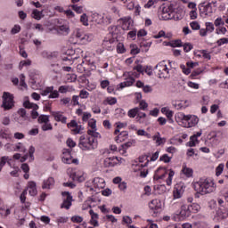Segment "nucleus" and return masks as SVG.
<instances>
[{"label":"nucleus","instance_id":"nucleus-1","mask_svg":"<svg viewBox=\"0 0 228 228\" xmlns=\"http://www.w3.org/2000/svg\"><path fill=\"white\" fill-rule=\"evenodd\" d=\"M99 133L94 130H87V135H81L79 138L78 147L82 151H95L99 145L97 142Z\"/></svg>","mask_w":228,"mask_h":228},{"label":"nucleus","instance_id":"nucleus-2","mask_svg":"<svg viewBox=\"0 0 228 228\" xmlns=\"http://www.w3.org/2000/svg\"><path fill=\"white\" fill-rule=\"evenodd\" d=\"M193 188L199 195H209L216 190V184L211 178H200L193 183Z\"/></svg>","mask_w":228,"mask_h":228},{"label":"nucleus","instance_id":"nucleus-3","mask_svg":"<svg viewBox=\"0 0 228 228\" xmlns=\"http://www.w3.org/2000/svg\"><path fill=\"white\" fill-rule=\"evenodd\" d=\"M162 17L164 20H182L184 17V11L182 8H178L177 5L171 4L168 7H164L162 9Z\"/></svg>","mask_w":228,"mask_h":228},{"label":"nucleus","instance_id":"nucleus-4","mask_svg":"<svg viewBox=\"0 0 228 228\" xmlns=\"http://www.w3.org/2000/svg\"><path fill=\"white\" fill-rule=\"evenodd\" d=\"M174 171H169L167 170L165 167H159L154 174L153 180L156 181L157 183H161V181H166L167 186L172 185V179L174 178L175 175Z\"/></svg>","mask_w":228,"mask_h":228},{"label":"nucleus","instance_id":"nucleus-5","mask_svg":"<svg viewBox=\"0 0 228 228\" xmlns=\"http://www.w3.org/2000/svg\"><path fill=\"white\" fill-rule=\"evenodd\" d=\"M176 121L182 127H195L199 124V118L195 115H186L179 113L176 117Z\"/></svg>","mask_w":228,"mask_h":228},{"label":"nucleus","instance_id":"nucleus-6","mask_svg":"<svg viewBox=\"0 0 228 228\" xmlns=\"http://www.w3.org/2000/svg\"><path fill=\"white\" fill-rule=\"evenodd\" d=\"M72 44H79L80 45H86L89 42H92L94 36L92 34H86L83 29L77 28L72 35Z\"/></svg>","mask_w":228,"mask_h":228},{"label":"nucleus","instance_id":"nucleus-7","mask_svg":"<svg viewBox=\"0 0 228 228\" xmlns=\"http://www.w3.org/2000/svg\"><path fill=\"white\" fill-rule=\"evenodd\" d=\"M200 211V205L199 203H192L191 205L183 204L181 205V210L179 212V216L182 220L188 218L191 216V213H199Z\"/></svg>","mask_w":228,"mask_h":228},{"label":"nucleus","instance_id":"nucleus-8","mask_svg":"<svg viewBox=\"0 0 228 228\" xmlns=\"http://www.w3.org/2000/svg\"><path fill=\"white\" fill-rule=\"evenodd\" d=\"M158 70V76L160 79H168L170 77V69L167 66V61H162L155 67Z\"/></svg>","mask_w":228,"mask_h":228},{"label":"nucleus","instance_id":"nucleus-9","mask_svg":"<svg viewBox=\"0 0 228 228\" xmlns=\"http://www.w3.org/2000/svg\"><path fill=\"white\" fill-rule=\"evenodd\" d=\"M2 99V108H4V111H8L15 106V101H13V94L8 92H4Z\"/></svg>","mask_w":228,"mask_h":228},{"label":"nucleus","instance_id":"nucleus-10","mask_svg":"<svg viewBox=\"0 0 228 228\" xmlns=\"http://www.w3.org/2000/svg\"><path fill=\"white\" fill-rule=\"evenodd\" d=\"M92 183L93 185H90L88 183H86L87 191H97V190H102L106 187V182L101 177L94 178Z\"/></svg>","mask_w":228,"mask_h":228},{"label":"nucleus","instance_id":"nucleus-11","mask_svg":"<svg viewBox=\"0 0 228 228\" xmlns=\"http://www.w3.org/2000/svg\"><path fill=\"white\" fill-rule=\"evenodd\" d=\"M61 197H62V203L61 204V209H70L72 208V202H73V198L72 194L69 191H62L61 192Z\"/></svg>","mask_w":228,"mask_h":228},{"label":"nucleus","instance_id":"nucleus-12","mask_svg":"<svg viewBox=\"0 0 228 228\" xmlns=\"http://www.w3.org/2000/svg\"><path fill=\"white\" fill-rule=\"evenodd\" d=\"M40 95L43 97H46L48 95V99H58L60 97V93L58 90H54V86H47L45 89L40 90Z\"/></svg>","mask_w":228,"mask_h":228},{"label":"nucleus","instance_id":"nucleus-13","mask_svg":"<svg viewBox=\"0 0 228 228\" xmlns=\"http://www.w3.org/2000/svg\"><path fill=\"white\" fill-rule=\"evenodd\" d=\"M134 172H139L140 177L145 178L149 174V169H147V162L142 164L140 162H135L133 164Z\"/></svg>","mask_w":228,"mask_h":228},{"label":"nucleus","instance_id":"nucleus-14","mask_svg":"<svg viewBox=\"0 0 228 228\" xmlns=\"http://www.w3.org/2000/svg\"><path fill=\"white\" fill-rule=\"evenodd\" d=\"M118 22L124 31H129L133 29V19H131L129 16L120 18Z\"/></svg>","mask_w":228,"mask_h":228},{"label":"nucleus","instance_id":"nucleus-15","mask_svg":"<svg viewBox=\"0 0 228 228\" xmlns=\"http://www.w3.org/2000/svg\"><path fill=\"white\" fill-rule=\"evenodd\" d=\"M14 120L18 122V124H25L28 120V114L26 112V109H19L17 112L14 114Z\"/></svg>","mask_w":228,"mask_h":228},{"label":"nucleus","instance_id":"nucleus-16","mask_svg":"<svg viewBox=\"0 0 228 228\" xmlns=\"http://www.w3.org/2000/svg\"><path fill=\"white\" fill-rule=\"evenodd\" d=\"M68 129H70L71 134H81L84 127L83 126L77 124V121L72 119L69 123L67 124Z\"/></svg>","mask_w":228,"mask_h":228},{"label":"nucleus","instance_id":"nucleus-17","mask_svg":"<svg viewBox=\"0 0 228 228\" xmlns=\"http://www.w3.org/2000/svg\"><path fill=\"white\" fill-rule=\"evenodd\" d=\"M120 163H122V158L118 157L106 158L103 161V165L107 168L116 167V165H120Z\"/></svg>","mask_w":228,"mask_h":228},{"label":"nucleus","instance_id":"nucleus-18","mask_svg":"<svg viewBox=\"0 0 228 228\" xmlns=\"http://www.w3.org/2000/svg\"><path fill=\"white\" fill-rule=\"evenodd\" d=\"M199 10H200V13L201 15L208 16V15H211V13H213V6H212L211 3H208V4H206L205 2L201 3L199 5Z\"/></svg>","mask_w":228,"mask_h":228},{"label":"nucleus","instance_id":"nucleus-19","mask_svg":"<svg viewBox=\"0 0 228 228\" xmlns=\"http://www.w3.org/2000/svg\"><path fill=\"white\" fill-rule=\"evenodd\" d=\"M149 208L153 213L156 215V213H159L161 211V208H163V204L161 203V200H152L149 203Z\"/></svg>","mask_w":228,"mask_h":228},{"label":"nucleus","instance_id":"nucleus-20","mask_svg":"<svg viewBox=\"0 0 228 228\" xmlns=\"http://www.w3.org/2000/svg\"><path fill=\"white\" fill-rule=\"evenodd\" d=\"M24 108H27L28 110H32L31 111V117L33 119L38 118V111H37L38 105L35 103H31L29 102H25L23 103Z\"/></svg>","mask_w":228,"mask_h":228},{"label":"nucleus","instance_id":"nucleus-21","mask_svg":"<svg viewBox=\"0 0 228 228\" xmlns=\"http://www.w3.org/2000/svg\"><path fill=\"white\" fill-rule=\"evenodd\" d=\"M143 74V66L137 65L134 67L133 70L127 72V76L133 77V79L140 77V75Z\"/></svg>","mask_w":228,"mask_h":228},{"label":"nucleus","instance_id":"nucleus-22","mask_svg":"<svg viewBox=\"0 0 228 228\" xmlns=\"http://www.w3.org/2000/svg\"><path fill=\"white\" fill-rule=\"evenodd\" d=\"M55 31L58 35H61L62 37H67L69 33H70V27L67 24L60 25L55 27Z\"/></svg>","mask_w":228,"mask_h":228},{"label":"nucleus","instance_id":"nucleus-23","mask_svg":"<svg viewBox=\"0 0 228 228\" xmlns=\"http://www.w3.org/2000/svg\"><path fill=\"white\" fill-rule=\"evenodd\" d=\"M35 148L34 146H30L28 149V153L25 154L23 157H21L20 162L24 163V161H26V159H28V158H29V161H35Z\"/></svg>","mask_w":228,"mask_h":228},{"label":"nucleus","instance_id":"nucleus-24","mask_svg":"<svg viewBox=\"0 0 228 228\" xmlns=\"http://www.w3.org/2000/svg\"><path fill=\"white\" fill-rule=\"evenodd\" d=\"M89 215L91 216V220L89 224L91 225H94V227H99V215L95 212H94V209L89 210Z\"/></svg>","mask_w":228,"mask_h":228},{"label":"nucleus","instance_id":"nucleus-25","mask_svg":"<svg viewBox=\"0 0 228 228\" xmlns=\"http://www.w3.org/2000/svg\"><path fill=\"white\" fill-rule=\"evenodd\" d=\"M56 122H61V124H67V117L63 116V112L55 111L52 113Z\"/></svg>","mask_w":228,"mask_h":228},{"label":"nucleus","instance_id":"nucleus-26","mask_svg":"<svg viewBox=\"0 0 228 228\" xmlns=\"http://www.w3.org/2000/svg\"><path fill=\"white\" fill-rule=\"evenodd\" d=\"M62 162L67 165L72 164V155L70 154V151L64 150L61 157Z\"/></svg>","mask_w":228,"mask_h":228},{"label":"nucleus","instance_id":"nucleus-27","mask_svg":"<svg viewBox=\"0 0 228 228\" xmlns=\"http://www.w3.org/2000/svg\"><path fill=\"white\" fill-rule=\"evenodd\" d=\"M54 183L53 177H48L46 180H44L42 184L43 190H51L54 186Z\"/></svg>","mask_w":228,"mask_h":228},{"label":"nucleus","instance_id":"nucleus-28","mask_svg":"<svg viewBox=\"0 0 228 228\" xmlns=\"http://www.w3.org/2000/svg\"><path fill=\"white\" fill-rule=\"evenodd\" d=\"M127 138H129V133H127V131H122L115 138V141L117 142V143H122V142H126Z\"/></svg>","mask_w":228,"mask_h":228},{"label":"nucleus","instance_id":"nucleus-29","mask_svg":"<svg viewBox=\"0 0 228 228\" xmlns=\"http://www.w3.org/2000/svg\"><path fill=\"white\" fill-rule=\"evenodd\" d=\"M70 177L73 181H77L78 183L85 181V176H83V173L80 171L72 172Z\"/></svg>","mask_w":228,"mask_h":228},{"label":"nucleus","instance_id":"nucleus-30","mask_svg":"<svg viewBox=\"0 0 228 228\" xmlns=\"http://www.w3.org/2000/svg\"><path fill=\"white\" fill-rule=\"evenodd\" d=\"M133 146V142H127L123 143L119 149H118V152L122 155V156H126V154H127V149H129V147Z\"/></svg>","mask_w":228,"mask_h":228},{"label":"nucleus","instance_id":"nucleus-31","mask_svg":"<svg viewBox=\"0 0 228 228\" xmlns=\"http://www.w3.org/2000/svg\"><path fill=\"white\" fill-rule=\"evenodd\" d=\"M183 193H184V190H183V187L180 185H175L173 191L174 199H181V197H183Z\"/></svg>","mask_w":228,"mask_h":228},{"label":"nucleus","instance_id":"nucleus-32","mask_svg":"<svg viewBox=\"0 0 228 228\" xmlns=\"http://www.w3.org/2000/svg\"><path fill=\"white\" fill-rule=\"evenodd\" d=\"M45 16V15H44V10L38 11L37 9H34L32 11L31 17H32V19H35L36 20H41L42 19H44Z\"/></svg>","mask_w":228,"mask_h":228},{"label":"nucleus","instance_id":"nucleus-33","mask_svg":"<svg viewBox=\"0 0 228 228\" xmlns=\"http://www.w3.org/2000/svg\"><path fill=\"white\" fill-rule=\"evenodd\" d=\"M134 85V78L128 77L125 79L124 82L119 84V88H126L127 86H133Z\"/></svg>","mask_w":228,"mask_h":228},{"label":"nucleus","instance_id":"nucleus-34","mask_svg":"<svg viewBox=\"0 0 228 228\" xmlns=\"http://www.w3.org/2000/svg\"><path fill=\"white\" fill-rule=\"evenodd\" d=\"M28 193L31 197H35L37 195V183L35 182H28Z\"/></svg>","mask_w":228,"mask_h":228},{"label":"nucleus","instance_id":"nucleus-35","mask_svg":"<svg viewBox=\"0 0 228 228\" xmlns=\"http://www.w3.org/2000/svg\"><path fill=\"white\" fill-rule=\"evenodd\" d=\"M153 141L156 142V144L159 147V145H165L167 142V139L163 138L159 135V133H158L156 135L153 137Z\"/></svg>","mask_w":228,"mask_h":228},{"label":"nucleus","instance_id":"nucleus-36","mask_svg":"<svg viewBox=\"0 0 228 228\" xmlns=\"http://www.w3.org/2000/svg\"><path fill=\"white\" fill-rule=\"evenodd\" d=\"M175 108H178V110H186L188 106H190V102L188 101H178L175 102Z\"/></svg>","mask_w":228,"mask_h":228},{"label":"nucleus","instance_id":"nucleus-37","mask_svg":"<svg viewBox=\"0 0 228 228\" xmlns=\"http://www.w3.org/2000/svg\"><path fill=\"white\" fill-rule=\"evenodd\" d=\"M0 136L4 140H12V132L8 128L4 129L0 132Z\"/></svg>","mask_w":228,"mask_h":228},{"label":"nucleus","instance_id":"nucleus-38","mask_svg":"<svg viewBox=\"0 0 228 228\" xmlns=\"http://www.w3.org/2000/svg\"><path fill=\"white\" fill-rule=\"evenodd\" d=\"M182 173L183 174V175H185V177H193V169L186 166H183Z\"/></svg>","mask_w":228,"mask_h":228},{"label":"nucleus","instance_id":"nucleus-39","mask_svg":"<svg viewBox=\"0 0 228 228\" xmlns=\"http://www.w3.org/2000/svg\"><path fill=\"white\" fill-rule=\"evenodd\" d=\"M109 33L111 35L112 38H118L120 30H118V27L111 26L109 28Z\"/></svg>","mask_w":228,"mask_h":228},{"label":"nucleus","instance_id":"nucleus-40","mask_svg":"<svg viewBox=\"0 0 228 228\" xmlns=\"http://www.w3.org/2000/svg\"><path fill=\"white\" fill-rule=\"evenodd\" d=\"M138 113H140V109L138 107H135L134 109L129 110L127 115L129 118H134V117H136Z\"/></svg>","mask_w":228,"mask_h":228},{"label":"nucleus","instance_id":"nucleus-41","mask_svg":"<svg viewBox=\"0 0 228 228\" xmlns=\"http://www.w3.org/2000/svg\"><path fill=\"white\" fill-rule=\"evenodd\" d=\"M159 3V0H149L147 4H144V8H156V5Z\"/></svg>","mask_w":228,"mask_h":228},{"label":"nucleus","instance_id":"nucleus-42","mask_svg":"<svg viewBox=\"0 0 228 228\" xmlns=\"http://www.w3.org/2000/svg\"><path fill=\"white\" fill-rule=\"evenodd\" d=\"M197 143H200L199 139L194 135H191L190 137V142H187V145H189V147H195Z\"/></svg>","mask_w":228,"mask_h":228},{"label":"nucleus","instance_id":"nucleus-43","mask_svg":"<svg viewBox=\"0 0 228 228\" xmlns=\"http://www.w3.org/2000/svg\"><path fill=\"white\" fill-rule=\"evenodd\" d=\"M88 126L89 127H91L89 131H94V133H97V121H95L94 119H91L88 121Z\"/></svg>","mask_w":228,"mask_h":228},{"label":"nucleus","instance_id":"nucleus-44","mask_svg":"<svg viewBox=\"0 0 228 228\" xmlns=\"http://www.w3.org/2000/svg\"><path fill=\"white\" fill-rule=\"evenodd\" d=\"M38 124H46L49 122V116L47 115H40L37 118Z\"/></svg>","mask_w":228,"mask_h":228},{"label":"nucleus","instance_id":"nucleus-45","mask_svg":"<svg viewBox=\"0 0 228 228\" xmlns=\"http://www.w3.org/2000/svg\"><path fill=\"white\" fill-rule=\"evenodd\" d=\"M139 110H142V111H147V108H149V103L145 102L144 100H142L139 102V107H137Z\"/></svg>","mask_w":228,"mask_h":228},{"label":"nucleus","instance_id":"nucleus-46","mask_svg":"<svg viewBox=\"0 0 228 228\" xmlns=\"http://www.w3.org/2000/svg\"><path fill=\"white\" fill-rule=\"evenodd\" d=\"M14 151H17L18 152H26V147L22 142H18L15 144Z\"/></svg>","mask_w":228,"mask_h":228},{"label":"nucleus","instance_id":"nucleus-47","mask_svg":"<svg viewBox=\"0 0 228 228\" xmlns=\"http://www.w3.org/2000/svg\"><path fill=\"white\" fill-rule=\"evenodd\" d=\"M138 163H141L142 165H145L147 163V166L149 165V156L147 155H142L138 158Z\"/></svg>","mask_w":228,"mask_h":228},{"label":"nucleus","instance_id":"nucleus-48","mask_svg":"<svg viewBox=\"0 0 228 228\" xmlns=\"http://www.w3.org/2000/svg\"><path fill=\"white\" fill-rule=\"evenodd\" d=\"M117 53L118 54H124V53H126V47L124 46V44L118 43L117 45Z\"/></svg>","mask_w":228,"mask_h":228},{"label":"nucleus","instance_id":"nucleus-49","mask_svg":"<svg viewBox=\"0 0 228 228\" xmlns=\"http://www.w3.org/2000/svg\"><path fill=\"white\" fill-rule=\"evenodd\" d=\"M31 66V60L28 59V60H25V61H21L20 62V69H24V67H29Z\"/></svg>","mask_w":228,"mask_h":228},{"label":"nucleus","instance_id":"nucleus-50","mask_svg":"<svg viewBox=\"0 0 228 228\" xmlns=\"http://www.w3.org/2000/svg\"><path fill=\"white\" fill-rule=\"evenodd\" d=\"M224 164H219L217 166V167L216 168V175L218 177L219 175H222V172H224Z\"/></svg>","mask_w":228,"mask_h":228},{"label":"nucleus","instance_id":"nucleus-51","mask_svg":"<svg viewBox=\"0 0 228 228\" xmlns=\"http://www.w3.org/2000/svg\"><path fill=\"white\" fill-rule=\"evenodd\" d=\"M41 129L43 131H53V125H51L49 122L44 123L41 126Z\"/></svg>","mask_w":228,"mask_h":228},{"label":"nucleus","instance_id":"nucleus-52","mask_svg":"<svg viewBox=\"0 0 228 228\" xmlns=\"http://www.w3.org/2000/svg\"><path fill=\"white\" fill-rule=\"evenodd\" d=\"M80 22L83 24V26H88V16L86 13H83L80 17Z\"/></svg>","mask_w":228,"mask_h":228},{"label":"nucleus","instance_id":"nucleus-53","mask_svg":"<svg viewBox=\"0 0 228 228\" xmlns=\"http://www.w3.org/2000/svg\"><path fill=\"white\" fill-rule=\"evenodd\" d=\"M130 47H131V51H130L131 54H133L134 56L136 54H139L140 50L138 46H136V45H131Z\"/></svg>","mask_w":228,"mask_h":228},{"label":"nucleus","instance_id":"nucleus-54","mask_svg":"<svg viewBox=\"0 0 228 228\" xmlns=\"http://www.w3.org/2000/svg\"><path fill=\"white\" fill-rule=\"evenodd\" d=\"M159 160L164 163H170V161H172V157H169L167 154H164L160 156Z\"/></svg>","mask_w":228,"mask_h":228},{"label":"nucleus","instance_id":"nucleus-55","mask_svg":"<svg viewBox=\"0 0 228 228\" xmlns=\"http://www.w3.org/2000/svg\"><path fill=\"white\" fill-rule=\"evenodd\" d=\"M137 134H138V136H145V138H151V134L147 133L143 129H139L137 131Z\"/></svg>","mask_w":228,"mask_h":228},{"label":"nucleus","instance_id":"nucleus-56","mask_svg":"<svg viewBox=\"0 0 228 228\" xmlns=\"http://www.w3.org/2000/svg\"><path fill=\"white\" fill-rule=\"evenodd\" d=\"M170 45L171 47H183V41H181L180 39L172 41Z\"/></svg>","mask_w":228,"mask_h":228},{"label":"nucleus","instance_id":"nucleus-57","mask_svg":"<svg viewBox=\"0 0 228 228\" xmlns=\"http://www.w3.org/2000/svg\"><path fill=\"white\" fill-rule=\"evenodd\" d=\"M124 4H125L126 8H127V10H134V2H133V1H130V2L125 1Z\"/></svg>","mask_w":228,"mask_h":228},{"label":"nucleus","instance_id":"nucleus-58","mask_svg":"<svg viewBox=\"0 0 228 228\" xmlns=\"http://www.w3.org/2000/svg\"><path fill=\"white\" fill-rule=\"evenodd\" d=\"M190 26L194 31H199V29H200V25L197 21H191Z\"/></svg>","mask_w":228,"mask_h":228},{"label":"nucleus","instance_id":"nucleus-59","mask_svg":"<svg viewBox=\"0 0 228 228\" xmlns=\"http://www.w3.org/2000/svg\"><path fill=\"white\" fill-rule=\"evenodd\" d=\"M71 8L77 13H83V6H79L77 4L71 5Z\"/></svg>","mask_w":228,"mask_h":228},{"label":"nucleus","instance_id":"nucleus-60","mask_svg":"<svg viewBox=\"0 0 228 228\" xmlns=\"http://www.w3.org/2000/svg\"><path fill=\"white\" fill-rule=\"evenodd\" d=\"M90 95V93L86 90H81L79 93L80 99H88V96Z\"/></svg>","mask_w":228,"mask_h":228},{"label":"nucleus","instance_id":"nucleus-61","mask_svg":"<svg viewBox=\"0 0 228 228\" xmlns=\"http://www.w3.org/2000/svg\"><path fill=\"white\" fill-rule=\"evenodd\" d=\"M200 53L205 60H211V53H208L207 50H201Z\"/></svg>","mask_w":228,"mask_h":228},{"label":"nucleus","instance_id":"nucleus-62","mask_svg":"<svg viewBox=\"0 0 228 228\" xmlns=\"http://www.w3.org/2000/svg\"><path fill=\"white\" fill-rule=\"evenodd\" d=\"M191 20H195L197 17H199V14L197 13V10H191L189 12Z\"/></svg>","mask_w":228,"mask_h":228},{"label":"nucleus","instance_id":"nucleus-63","mask_svg":"<svg viewBox=\"0 0 228 228\" xmlns=\"http://www.w3.org/2000/svg\"><path fill=\"white\" fill-rule=\"evenodd\" d=\"M106 102L107 104H109L110 106H113L115 105V103L117 102V98L115 97H108L106 99Z\"/></svg>","mask_w":228,"mask_h":228},{"label":"nucleus","instance_id":"nucleus-64","mask_svg":"<svg viewBox=\"0 0 228 228\" xmlns=\"http://www.w3.org/2000/svg\"><path fill=\"white\" fill-rule=\"evenodd\" d=\"M12 35H17V33H20V25H14V27L11 30Z\"/></svg>","mask_w":228,"mask_h":228}]
</instances>
